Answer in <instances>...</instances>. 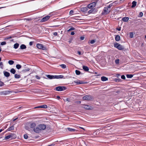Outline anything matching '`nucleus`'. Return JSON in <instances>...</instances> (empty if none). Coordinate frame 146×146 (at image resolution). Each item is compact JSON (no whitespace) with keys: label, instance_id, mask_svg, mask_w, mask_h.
<instances>
[{"label":"nucleus","instance_id":"obj_32","mask_svg":"<svg viewBox=\"0 0 146 146\" xmlns=\"http://www.w3.org/2000/svg\"><path fill=\"white\" fill-rule=\"evenodd\" d=\"M127 77L128 78H131L133 76V75L132 74H127Z\"/></svg>","mask_w":146,"mask_h":146},{"label":"nucleus","instance_id":"obj_2","mask_svg":"<svg viewBox=\"0 0 146 146\" xmlns=\"http://www.w3.org/2000/svg\"><path fill=\"white\" fill-rule=\"evenodd\" d=\"M114 46L119 50H123L124 49L123 46L117 42L114 44Z\"/></svg>","mask_w":146,"mask_h":146},{"label":"nucleus","instance_id":"obj_23","mask_svg":"<svg viewBox=\"0 0 146 146\" xmlns=\"http://www.w3.org/2000/svg\"><path fill=\"white\" fill-rule=\"evenodd\" d=\"M101 80L102 81H104L108 80V78L105 76H102L101 78Z\"/></svg>","mask_w":146,"mask_h":146},{"label":"nucleus","instance_id":"obj_1","mask_svg":"<svg viewBox=\"0 0 146 146\" xmlns=\"http://www.w3.org/2000/svg\"><path fill=\"white\" fill-rule=\"evenodd\" d=\"M67 88L65 86H58L56 87L54 90L58 91H62L65 90Z\"/></svg>","mask_w":146,"mask_h":146},{"label":"nucleus","instance_id":"obj_40","mask_svg":"<svg viewBox=\"0 0 146 146\" xmlns=\"http://www.w3.org/2000/svg\"><path fill=\"white\" fill-rule=\"evenodd\" d=\"M12 136L11 135H9L5 137V139L6 140H7L9 138H11Z\"/></svg>","mask_w":146,"mask_h":146},{"label":"nucleus","instance_id":"obj_18","mask_svg":"<svg viewBox=\"0 0 146 146\" xmlns=\"http://www.w3.org/2000/svg\"><path fill=\"white\" fill-rule=\"evenodd\" d=\"M48 108V106L45 105L40 106L38 107L35 108Z\"/></svg>","mask_w":146,"mask_h":146},{"label":"nucleus","instance_id":"obj_24","mask_svg":"<svg viewBox=\"0 0 146 146\" xmlns=\"http://www.w3.org/2000/svg\"><path fill=\"white\" fill-rule=\"evenodd\" d=\"M137 2L135 1H133L132 2V5H131V7L132 8H133L135 7L136 5Z\"/></svg>","mask_w":146,"mask_h":146},{"label":"nucleus","instance_id":"obj_9","mask_svg":"<svg viewBox=\"0 0 146 146\" xmlns=\"http://www.w3.org/2000/svg\"><path fill=\"white\" fill-rule=\"evenodd\" d=\"M50 17V16H47L41 19V22H43L47 21Z\"/></svg>","mask_w":146,"mask_h":146},{"label":"nucleus","instance_id":"obj_25","mask_svg":"<svg viewBox=\"0 0 146 146\" xmlns=\"http://www.w3.org/2000/svg\"><path fill=\"white\" fill-rule=\"evenodd\" d=\"M20 49H25L26 48V46L24 44H22L20 46Z\"/></svg>","mask_w":146,"mask_h":146},{"label":"nucleus","instance_id":"obj_34","mask_svg":"<svg viewBox=\"0 0 146 146\" xmlns=\"http://www.w3.org/2000/svg\"><path fill=\"white\" fill-rule=\"evenodd\" d=\"M115 2H113L111 4H110L109 6H108V7L110 9L111 7L112 6H113L114 5V4H115V3H114Z\"/></svg>","mask_w":146,"mask_h":146},{"label":"nucleus","instance_id":"obj_42","mask_svg":"<svg viewBox=\"0 0 146 146\" xmlns=\"http://www.w3.org/2000/svg\"><path fill=\"white\" fill-rule=\"evenodd\" d=\"M90 4L93 6V7H94L96 6V2H93Z\"/></svg>","mask_w":146,"mask_h":146},{"label":"nucleus","instance_id":"obj_47","mask_svg":"<svg viewBox=\"0 0 146 146\" xmlns=\"http://www.w3.org/2000/svg\"><path fill=\"white\" fill-rule=\"evenodd\" d=\"M24 137L25 139H27L28 138V136L27 134H25L24 135Z\"/></svg>","mask_w":146,"mask_h":146},{"label":"nucleus","instance_id":"obj_14","mask_svg":"<svg viewBox=\"0 0 146 146\" xmlns=\"http://www.w3.org/2000/svg\"><path fill=\"white\" fill-rule=\"evenodd\" d=\"M88 8L87 7H82L81 8L80 10L81 11L83 12H86Z\"/></svg>","mask_w":146,"mask_h":146},{"label":"nucleus","instance_id":"obj_11","mask_svg":"<svg viewBox=\"0 0 146 146\" xmlns=\"http://www.w3.org/2000/svg\"><path fill=\"white\" fill-rule=\"evenodd\" d=\"M28 125L31 128H34L36 126V124L34 122L30 123H29Z\"/></svg>","mask_w":146,"mask_h":146},{"label":"nucleus","instance_id":"obj_8","mask_svg":"<svg viewBox=\"0 0 146 146\" xmlns=\"http://www.w3.org/2000/svg\"><path fill=\"white\" fill-rule=\"evenodd\" d=\"M74 83H76L78 84H87L88 83L87 82H84V81L78 80L77 81H74Z\"/></svg>","mask_w":146,"mask_h":146},{"label":"nucleus","instance_id":"obj_29","mask_svg":"<svg viewBox=\"0 0 146 146\" xmlns=\"http://www.w3.org/2000/svg\"><path fill=\"white\" fill-rule=\"evenodd\" d=\"M10 72L11 73H12L13 74H15V73L16 72V71H15V70L14 69L12 68L11 69Z\"/></svg>","mask_w":146,"mask_h":146},{"label":"nucleus","instance_id":"obj_51","mask_svg":"<svg viewBox=\"0 0 146 146\" xmlns=\"http://www.w3.org/2000/svg\"><path fill=\"white\" fill-rule=\"evenodd\" d=\"M74 13V11L73 10H71L70 11L69 13L70 15L72 14V13Z\"/></svg>","mask_w":146,"mask_h":146},{"label":"nucleus","instance_id":"obj_50","mask_svg":"<svg viewBox=\"0 0 146 146\" xmlns=\"http://www.w3.org/2000/svg\"><path fill=\"white\" fill-rule=\"evenodd\" d=\"M121 79L123 80H125V77L124 75H122L121 76Z\"/></svg>","mask_w":146,"mask_h":146},{"label":"nucleus","instance_id":"obj_31","mask_svg":"<svg viewBox=\"0 0 146 146\" xmlns=\"http://www.w3.org/2000/svg\"><path fill=\"white\" fill-rule=\"evenodd\" d=\"M21 77V76L20 75L15 74V78H19Z\"/></svg>","mask_w":146,"mask_h":146},{"label":"nucleus","instance_id":"obj_55","mask_svg":"<svg viewBox=\"0 0 146 146\" xmlns=\"http://www.w3.org/2000/svg\"><path fill=\"white\" fill-rule=\"evenodd\" d=\"M33 42H30L29 43V44L30 46H32L33 45Z\"/></svg>","mask_w":146,"mask_h":146},{"label":"nucleus","instance_id":"obj_44","mask_svg":"<svg viewBox=\"0 0 146 146\" xmlns=\"http://www.w3.org/2000/svg\"><path fill=\"white\" fill-rule=\"evenodd\" d=\"M75 29L73 27H72L69 29L68 30V31L69 32L71 31L74 30Z\"/></svg>","mask_w":146,"mask_h":146},{"label":"nucleus","instance_id":"obj_10","mask_svg":"<svg viewBox=\"0 0 146 146\" xmlns=\"http://www.w3.org/2000/svg\"><path fill=\"white\" fill-rule=\"evenodd\" d=\"M40 129L41 130H44L46 128V125L43 124H40L38 125Z\"/></svg>","mask_w":146,"mask_h":146},{"label":"nucleus","instance_id":"obj_57","mask_svg":"<svg viewBox=\"0 0 146 146\" xmlns=\"http://www.w3.org/2000/svg\"><path fill=\"white\" fill-rule=\"evenodd\" d=\"M12 38V37L11 36H9L8 37H6L5 38V39H8L10 38Z\"/></svg>","mask_w":146,"mask_h":146},{"label":"nucleus","instance_id":"obj_41","mask_svg":"<svg viewBox=\"0 0 146 146\" xmlns=\"http://www.w3.org/2000/svg\"><path fill=\"white\" fill-rule=\"evenodd\" d=\"M30 127L29 126H28V125H27V126H25V129H26L28 130V131H30L31 130V129H30Z\"/></svg>","mask_w":146,"mask_h":146},{"label":"nucleus","instance_id":"obj_33","mask_svg":"<svg viewBox=\"0 0 146 146\" xmlns=\"http://www.w3.org/2000/svg\"><path fill=\"white\" fill-rule=\"evenodd\" d=\"M60 66H61L62 68L64 69L66 68V65L64 64H61L60 65Z\"/></svg>","mask_w":146,"mask_h":146},{"label":"nucleus","instance_id":"obj_54","mask_svg":"<svg viewBox=\"0 0 146 146\" xmlns=\"http://www.w3.org/2000/svg\"><path fill=\"white\" fill-rule=\"evenodd\" d=\"M57 35H58V33H57L56 32H55L54 33H53V35L54 36H57Z\"/></svg>","mask_w":146,"mask_h":146},{"label":"nucleus","instance_id":"obj_60","mask_svg":"<svg viewBox=\"0 0 146 146\" xmlns=\"http://www.w3.org/2000/svg\"><path fill=\"white\" fill-rule=\"evenodd\" d=\"M78 53L79 55H81V53L80 51H78Z\"/></svg>","mask_w":146,"mask_h":146},{"label":"nucleus","instance_id":"obj_56","mask_svg":"<svg viewBox=\"0 0 146 146\" xmlns=\"http://www.w3.org/2000/svg\"><path fill=\"white\" fill-rule=\"evenodd\" d=\"M119 59H117L115 60V63L116 64H118L119 63Z\"/></svg>","mask_w":146,"mask_h":146},{"label":"nucleus","instance_id":"obj_39","mask_svg":"<svg viewBox=\"0 0 146 146\" xmlns=\"http://www.w3.org/2000/svg\"><path fill=\"white\" fill-rule=\"evenodd\" d=\"M87 7L89 9H92V8H93V6L92 5H91L90 4H88L87 5Z\"/></svg>","mask_w":146,"mask_h":146},{"label":"nucleus","instance_id":"obj_20","mask_svg":"<svg viewBox=\"0 0 146 146\" xmlns=\"http://www.w3.org/2000/svg\"><path fill=\"white\" fill-rule=\"evenodd\" d=\"M115 39L116 41H118L120 40V37L119 35H117L115 36Z\"/></svg>","mask_w":146,"mask_h":146},{"label":"nucleus","instance_id":"obj_13","mask_svg":"<svg viewBox=\"0 0 146 146\" xmlns=\"http://www.w3.org/2000/svg\"><path fill=\"white\" fill-rule=\"evenodd\" d=\"M33 130L35 132L37 133H39L40 131H41L38 125L37 127H36V128H34Z\"/></svg>","mask_w":146,"mask_h":146},{"label":"nucleus","instance_id":"obj_12","mask_svg":"<svg viewBox=\"0 0 146 146\" xmlns=\"http://www.w3.org/2000/svg\"><path fill=\"white\" fill-rule=\"evenodd\" d=\"M84 106H85L84 107V108L87 110H91L92 109V107L86 105L85 104H84Z\"/></svg>","mask_w":146,"mask_h":146},{"label":"nucleus","instance_id":"obj_5","mask_svg":"<svg viewBox=\"0 0 146 146\" xmlns=\"http://www.w3.org/2000/svg\"><path fill=\"white\" fill-rule=\"evenodd\" d=\"M37 47L39 49H42L43 50H46V47L44 46L42 44H36Z\"/></svg>","mask_w":146,"mask_h":146},{"label":"nucleus","instance_id":"obj_58","mask_svg":"<svg viewBox=\"0 0 146 146\" xmlns=\"http://www.w3.org/2000/svg\"><path fill=\"white\" fill-rule=\"evenodd\" d=\"M116 29L118 31H120L121 30V28H117Z\"/></svg>","mask_w":146,"mask_h":146},{"label":"nucleus","instance_id":"obj_30","mask_svg":"<svg viewBox=\"0 0 146 146\" xmlns=\"http://www.w3.org/2000/svg\"><path fill=\"white\" fill-rule=\"evenodd\" d=\"M10 135H11L12 136V138L14 139L16 138V135L14 133H11Z\"/></svg>","mask_w":146,"mask_h":146},{"label":"nucleus","instance_id":"obj_43","mask_svg":"<svg viewBox=\"0 0 146 146\" xmlns=\"http://www.w3.org/2000/svg\"><path fill=\"white\" fill-rule=\"evenodd\" d=\"M143 13L142 12H140L139 14L138 15V16L139 17H141L143 16Z\"/></svg>","mask_w":146,"mask_h":146},{"label":"nucleus","instance_id":"obj_15","mask_svg":"<svg viewBox=\"0 0 146 146\" xmlns=\"http://www.w3.org/2000/svg\"><path fill=\"white\" fill-rule=\"evenodd\" d=\"M46 77L50 79H55L54 76L51 75H46Z\"/></svg>","mask_w":146,"mask_h":146},{"label":"nucleus","instance_id":"obj_48","mask_svg":"<svg viewBox=\"0 0 146 146\" xmlns=\"http://www.w3.org/2000/svg\"><path fill=\"white\" fill-rule=\"evenodd\" d=\"M0 67L2 69H3V62H0Z\"/></svg>","mask_w":146,"mask_h":146},{"label":"nucleus","instance_id":"obj_28","mask_svg":"<svg viewBox=\"0 0 146 146\" xmlns=\"http://www.w3.org/2000/svg\"><path fill=\"white\" fill-rule=\"evenodd\" d=\"M19 46V44L18 43H15L14 45V48L15 49H17L18 47Z\"/></svg>","mask_w":146,"mask_h":146},{"label":"nucleus","instance_id":"obj_62","mask_svg":"<svg viewBox=\"0 0 146 146\" xmlns=\"http://www.w3.org/2000/svg\"><path fill=\"white\" fill-rule=\"evenodd\" d=\"M72 41V39H70V40H69L68 41V42H69V43H70Z\"/></svg>","mask_w":146,"mask_h":146},{"label":"nucleus","instance_id":"obj_53","mask_svg":"<svg viewBox=\"0 0 146 146\" xmlns=\"http://www.w3.org/2000/svg\"><path fill=\"white\" fill-rule=\"evenodd\" d=\"M36 78L38 79H40V77L37 76V75H36V76H35Z\"/></svg>","mask_w":146,"mask_h":146},{"label":"nucleus","instance_id":"obj_21","mask_svg":"<svg viewBox=\"0 0 146 146\" xmlns=\"http://www.w3.org/2000/svg\"><path fill=\"white\" fill-rule=\"evenodd\" d=\"M129 19V18L128 17H125L123 18L122 19V20L124 22H127L128 21Z\"/></svg>","mask_w":146,"mask_h":146},{"label":"nucleus","instance_id":"obj_35","mask_svg":"<svg viewBox=\"0 0 146 146\" xmlns=\"http://www.w3.org/2000/svg\"><path fill=\"white\" fill-rule=\"evenodd\" d=\"M8 63L9 64L11 65L14 64V61L12 60H10L9 61Z\"/></svg>","mask_w":146,"mask_h":146},{"label":"nucleus","instance_id":"obj_45","mask_svg":"<svg viewBox=\"0 0 146 146\" xmlns=\"http://www.w3.org/2000/svg\"><path fill=\"white\" fill-rule=\"evenodd\" d=\"M129 37L131 38H132L133 37V33H129Z\"/></svg>","mask_w":146,"mask_h":146},{"label":"nucleus","instance_id":"obj_3","mask_svg":"<svg viewBox=\"0 0 146 146\" xmlns=\"http://www.w3.org/2000/svg\"><path fill=\"white\" fill-rule=\"evenodd\" d=\"M82 99L84 100H91L94 99V98L91 96L88 95L83 96Z\"/></svg>","mask_w":146,"mask_h":146},{"label":"nucleus","instance_id":"obj_49","mask_svg":"<svg viewBox=\"0 0 146 146\" xmlns=\"http://www.w3.org/2000/svg\"><path fill=\"white\" fill-rule=\"evenodd\" d=\"M6 44V42H5L4 41V42H2L1 43V44L2 45H5Z\"/></svg>","mask_w":146,"mask_h":146},{"label":"nucleus","instance_id":"obj_17","mask_svg":"<svg viewBox=\"0 0 146 146\" xmlns=\"http://www.w3.org/2000/svg\"><path fill=\"white\" fill-rule=\"evenodd\" d=\"M4 75L6 77H8L10 76V73L7 71H4L3 72Z\"/></svg>","mask_w":146,"mask_h":146},{"label":"nucleus","instance_id":"obj_52","mask_svg":"<svg viewBox=\"0 0 146 146\" xmlns=\"http://www.w3.org/2000/svg\"><path fill=\"white\" fill-rule=\"evenodd\" d=\"M84 38V37L83 36H81L80 37V39L81 40H83Z\"/></svg>","mask_w":146,"mask_h":146},{"label":"nucleus","instance_id":"obj_46","mask_svg":"<svg viewBox=\"0 0 146 146\" xmlns=\"http://www.w3.org/2000/svg\"><path fill=\"white\" fill-rule=\"evenodd\" d=\"M4 85V84L3 82L0 81V86L1 87L3 86Z\"/></svg>","mask_w":146,"mask_h":146},{"label":"nucleus","instance_id":"obj_4","mask_svg":"<svg viewBox=\"0 0 146 146\" xmlns=\"http://www.w3.org/2000/svg\"><path fill=\"white\" fill-rule=\"evenodd\" d=\"M110 9L108 7V6L105 7L104 8V9L103 10V11H104V12H103L102 13V14H107L110 12Z\"/></svg>","mask_w":146,"mask_h":146},{"label":"nucleus","instance_id":"obj_22","mask_svg":"<svg viewBox=\"0 0 146 146\" xmlns=\"http://www.w3.org/2000/svg\"><path fill=\"white\" fill-rule=\"evenodd\" d=\"M14 129V127L13 126H12L10 127H9L8 128L7 130L6 131H10L11 130H13Z\"/></svg>","mask_w":146,"mask_h":146},{"label":"nucleus","instance_id":"obj_59","mask_svg":"<svg viewBox=\"0 0 146 146\" xmlns=\"http://www.w3.org/2000/svg\"><path fill=\"white\" fill-rule=\"evenodd\" d=\"M74 32L73 31H72V32H71V35H74Z\"/></svg>","mask_w":146,"mask_h":146},{"label":"nucleus","instance_id":"obj_36","mask_svg":"<svg viewBox=\"0 0 146 146\" xmlns=\"http://www.w3.org/2000/svg\"><path fill=\"white\" fill-rule=\"evenodd\" d=\"M30 69L29 68H25V69L23 70L22 71L24 72H27Z\"/></svg>","mask_w":146,"mask_h":146},{"label":"nucleus","instance_id":"obj_27","mask_svg":"<svg viewBox=\"0 0 146 146\" xmlns=\"http://www.w3.org/2000/svg\"><path fill=\"white\" fill-rule=\"evenodd\" d=\"M68 130L72 132H74L75 131H76V129H74L71 128H68Z\"/></svg>","mask_w":146,"mask_h":146},{"label":"nucleus","instance_id":"obj_61","mask_svg":"<svg viewBox=\"0 0 146 146\" xmlns=\"http://www.w3.org/2000/svg\"><path fill=\"white\" fill-rule=\"evenodd\" d=\"M66 101H67L69 102H70V99L68 98H67L66 99Z\"/></svg>","mask_w":146,"mask_h":146},{"label":"nucleus","instance_id":"obj_16","mask_svg":"<svg viewBox=\"0 0 146 146\" xmlns=\"http://www.w3.org/2000/svg\"><path fill=\"white\" fill-rule=\"evenodd\" d=\"M55 79L62 78H64V76L62 75H54Z\"/></svg>","mask_w":146,"mask_h":146},{"label":"nucleus","instance_id":"obj_38","mask_svg":"<svg viewBox=\"0 0 146 146\" xmlns=\"http://www.w3.org/2000/svg\"><path fill=\"white\" fill-rule=\"evenodd\" d=\"M75 73L77 75H79L81 73L80 72L77 70H75Z\"/></svg>","mask_w":146,"mask_h":146},{"label":"nucleus","instance_id":"obj_37","mask_svg":"<svg viewBox=\"0 0 146 146\" xmlns=\"http://www.w3.org/2000/svg\"><path fill=\"white\" fill-rule=\"evenodd\" d=\"M16 67L18 69H19L21 68V66L20 64H18L16 65Z\"/></svg>","mask_w":146,"mask_h":146},{"label":"nucleus","instance_id":"obj_26","mask_svg":"<svg viewBox=\"0 0 146 146\" xmlns=\"http://www.w3.org/2000/svg\"><path fill=\"white\" fill-rule=\"evenodd\" d=\"M96 42V39H93L90 41H89L88 42V43H90L91 44H94Z\"/></svg>","mask_w":146,"mask_h":146},{"label":"nucleus","instance_id":"obj_7","mask_svg":"<svg viewBox=\"0 0 146 146\" xmlns=\"http://www.w3.org/2000/svg\"><path fill=\"white\" fill-rule=\"evenodd\" d=\"M98 10L96 8H92L88 12V13L90 14L91 13H95L97 12Z\"/></svg>","mask_w":146,"mask_h":146},{"label":"nucleus","instance_id":"obj_19","mask_svg":"<svg viewBox=\"0 0 146 146\" xmlns=\"http://www.w3.org/2000/svg\"><path fill=\"white\" fill-rule=\"evenodd\" d=\"M82 68L86 72L88 71L89 70L88 67L85 66H83Z\"/></svg>","mask_w":146,"mask_h":146},{"label":"nucleus","instance_id":"obj_63","mask_svg":"<svg viewBox=\"0 0 146 146\" xmlns=\"http://www.w3.org/2000/svg\"><path fill=\"white\" fill-rule=\"evenodd\" d=\"M57 99H58V100H59V99H60V96H57Z\"/></svg>","mask_w":146,"mask_h":146},{"label":"nucleus","instance_id":"obj_64","mask_svg":"<svg viewBox=\"0 0 146 146\" xmlns=\"http://www.w3.org/2000/svg\"><path fill=\"white\" fill-rule=\"evenodd\" d=\"M119 80V79H117L116 80H115L116 82H119V80Z\"/></svg>","mask_w":146,"mask_h":146},{"label":"nucleus","instance_id":"obj_6","mask_svg":"<svg viewBox=\"0 0 146 146\" xmlns=\"http://www.w3.org/2000/svg\"><path fill=\"white\" fill-rule=\"evenodd\" d=\"M11 92V91L7 90L3 91L0 92V95H5L9 94Z\"/></svg>","mask_w":146,"mask_h":146}]
</instances>
